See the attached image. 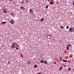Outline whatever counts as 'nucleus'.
Wrapping results in <instances>:
<instances>
[{
    "label": "nucleus",
    "instance_id": "393cba45",
    "mask_svg": "<svg viewBox=\"0 0 74 74\" xmlns=\"http://www.w3.org/2000/svg\"><path fill=\"white\" fill-rule=\"evenodd\" d=\"M28 64H30V62H27Z\"/></svg>",
    "mask_w": 74,
    "mask_h": 74
},
{
    "label": "nucleus",
    "instance_id": "473e14b6",
    "mask_svg": "<svg viewBox=\"0 0 74 74\" xmlns=\"http://www.w3.org/2000/svg\"><path fill=\"white\" fill-rule=\"evenodd\" d=\"M5 1H7V0H5Z\"/></svg>",
    "mask_w": 74,
    "mask_h": 74
},
{
    "label": "nucleus",
    "instance_id": "a878e982",
    "mask_svg": "<svg viewBox=\"0 0 74 74\" xmlns=\"http://www.w3.org/2000/svg\"><path fill=\"white\" fill-rule=\"evenodd\" d=\"M49 37H52V36H51V35H49Z\"/></svg>",
    "mask_w": 74,
    "mask_h": 74
},
{
    "label": "nucleus",
    "instance_id": "39448f33",
    "mask_svg": "<svg viewBox=\"0 0 74 74\" xmlns=\"http://www.w3.org/2000/svg\"><path fill=\"white\" fill-rule=\"evenodd\" d=\"M43 63L45 64H47V61L46 60H44Z\"/></svg>",
    "mask_w": 74,
    "mask_h": 74
},
{
    "label": "nucleus",
    "instance_id": "7c9ffc66",
    "mask_svg": "<svg viewBox=\"0 0 74 74\" xmlns=\"http://www.w3.org/2000/svg\"><path fill=\"white\" fill-rule=\"evenodd\" d=\"M8 64H10V62H8Z\"/></svg>",
    "mask_w": 74,
    "mask_h": 74
},
{
    "label": "nucleus",
    "instance_id": "f8f14e48",
    "mask_svg": "<svg viewBox=\"0 0 74 74\" xmlns=\"http://www.w3.org/2000/svg\"><path fill=\"white\" fill-rule=\"evenodd\" d=\"M60 61H62V59H63V58H62V57H60Z\"/></svg>",
    "mask_w": 74,
    "mask_h": 74
},
{
    "label": "nucleus",
    "instance_id": "9d476101",
    "mask_svg": "<svg viewBox=\"0 0 74 74\" xmlns=\"http://www.w3.org/2000/svg\"><path fill=\"white\" fill-rule=\"evenodd\" d=\"M44 18H42L40 20V21L41 22H43L44 21Z\"/></svg>",
    "mask_w": 74,
    "mask_h": 74
},
{
    "label": "nucleus",
    "instance_id": "7ed1b4c3",
    "mask_svg": "<svg viewBox=\"0 0 74 74\" xmlns=\"http://www.w3.org/2000/svg\"><path fill=\"white\" fill-rule=\"evenodd\" d=\"M11 47L12 49H13V48H15V44L14 43L12 44Z\"/></svg>",
    "mask_w": 74,
    "mask_h": 74
},
{
    "label": "nucleus",
    "instance_id": "cd10ccee",
    "mask_svg": "<svg viewBox=\"0 0 74 74\" xmlns=\"http://www.w3.org/2000/svg\"><path fill=\"white\" fill-rule=\"evenodd\" d=\"M73 5H74V1H73Z\"/></svg>",
    "mask_w": 74,
    "mask_h": 74
},
{
    "label": "nucleus",
    "instance_id": "c756f323",
    "mask_svg": "<svg viewBox=\"0 0 74 74\" xmlns=\"http://www.w3.org/2000/svg\"><path fill=\"white\" fill-rule=\"evenodd\" d=\"M64 67H66V65H64Z\"/></svg>",
    "mask_w": 74,
    "mask_h": 74
},
{
    "label": "nucleus",
    "instance_id": "6ab92c4d",
    "mask_svg": "<svg viewBox=\"0 0 74 74\" xmlns=\"http://www.w3.org/2000/svg\"><path fill=\"white\" fill-rule=\"evenodd\" d=\"M48 8V5H47V6H46V9H47Z\"/></svg>",
    "mask_w": 74,
    "mask_h": 74
},
{
    "label": "nucleus",
    "instance_id": "4468645a",
    "mask_svg": "<svg viewBox=\"0 0 74 74\" xmlns=\"http://www.w3.org/2000/svg\"><path fill=\"white\" fill-rule=\"evenodd\" d=\"M44 60H41L40 61V63H44Z\"/></svg>",
    "mask_w": 74,
    "mask_h": 74
},
{
    "label": "nucleus",
    "instance_id": "1a4fd4ad",
    "mask_svg": "<svg viewBox=\"0 0 74 74\" xmlns=\"http://www.w3.org/2000/svg\"><path fill=\"white\" fill-rule=\"evenodd\" d=\"M37 67V64H35L34 66V68H36Z\"/></svg>",
    "mask_w": 74,
    "mask_h": 74
},
{
    "label": "nucleus",
    "instance_id": "2eb2a0df",
    "mask_svg": "<svg viewBox=\"0 0 74 74\" xmlns=\"http://www.w3.org/2000/svg\"><path fill=\"white\" fill-rule=\"evenodd\" d=\"M6 23V22H2L1 23V24H4V23Z\"/></svg>",
    "mask_w": 74,
    "mask_h": 74
},
{
    "label": "nucleus",
    "instance_id": "c85d7f7f",
    "mask_svg": "<svg viewBox=\"0 0 74 74\" xmlns=\"http://www.w3.org/2000/svg\"><path fill=\"white\" fill-rule=\"evenodd\" d=\"M37 74H41V73H38Z\"/></svg>",
    "mask_w": 74,
    "mask_h": 74
},
{
    "label": "nucleus",
    "instance_id": "412c9836",
    "mask_svg": "<svg viewBox=\"0 0 74 74\" xmlns=\"http://www.w3.org/2000/svg\"><path fill=\"white\" fill-rule=\"evenodd\" d=\"M60 27L61 29H64V27H63V26H60Z\"/></svg>",
    "mask_w": 74,
    "mask_h": 74
},
{
    "label": "nucleus",
    "instance_id": "9b49d317",
    "mask_svg": "<svg viewBox=\"0 0 74 74\" xmlns=\"http://www.w3.org/2000/svg\"><path fill=\"white\" fill-rule=\"evenodd\" d=\"M62 61H63L64 62H67V60H63Z\"/></svg>",
    "mask_w": 74,
    "mask_h": 74
},
{
    "label": "nucleus",
    "instance_id": "2f4dec72",
    "mask_svg": "<svg viewBox=\"0 0 74 74\" xmlns=\"http://www.w3.org/2000/svg\"><path fill=\"white\" fill-rule=\"evenodd\" d=\"M12 0H9V1H11Z\"/></svg>",
    "mask_w": 74,
    "mask_h": 74
},
{
    "label": "nucleus",
    "instance_id": "423d86ee",
    "mask_svg": "<svg viewBox=\"0 0 74 74\" xmlns=\"http://www.w3.org/2000/svg\"><path fill=\"white\" fill-rule=\"evenodd\" d=\"M10 23L11 24H14V21L13 20H12L10 21Z\"/></svg>",
    "mask_w": 74,
    "mask_h": 74
},
{
    "label": "nucleus",
    "instance_id": "dca6fc26",
    "mask_svg": "<svg viewBox=\"0 0 74 74\" xmlns=\"http://www.w3.org/2000/svg\"><path fill=\"white\" fill-rule=\"evenodd\" d=\"M24 0H22V1L21 2V3L22 4L24 3Z\"/></svg>",
    "mask_w": 74,
    "mask_h": 74
},
{
    "label": "nucleus",
    "instance_id": "aec40b11",
    "mask_svg": "<svg viewBox=\"0 0 74 74\" xmlns=\"http://www.w3.org/2000/svg\"><path fill=\"white\" fill-rule=\"evenodd\" d=\"M50 4H53V3L52 2H50Z\"/></svg>",
    "mask_w": 74,
    "mask_h": 74
},
{
    "label": "nucleus",
    "instance_id": "5701e85b",
    "mask_svg": "<svg viewBox=\"0 0 74 74\" xmlns=\"http://www.w3.org/2000/svg\"><path fill=\"white\" fill-rule=\"evenodd\" d=\"M66 29H69V26H66Z\"/></svg>",
    "mask_w": 74,
    "mask_h": 74
},
{
    "label": "nucleus",
    "instance_id": "b1692460",
    "mask_svg": "<svg viewBox=\"0 0 74 74\" xmlns=\"http://www.w3.org/2000/svg\"><path fill=\"white\" fill-rule=\"evenodd\" d=\"M25 2L26 3H27L28 2V1H27V0H26Z\"/></svg>",
    "mask_w": 74,
    "mask_h": 74
},
{
    "label": "nucleus",
    "instance_id": "0eeeda50",
    "mask_svg": "<svg viewBox=\"0 0 74 74\" xmlns=\"http://www.w3.org/2000/svg\"><path fill=\"white\" fill-rule=\"evenodd\" d=\"M10 15H12V16H14V15H15V14H14V13H12L10 14Z\"/></svg>",
    "mask_w": 74,
    "mask_h": 74
},
{
    "label": "nucleus",
    "instance_id": "f03ea898",
    "mask_svg": "<svg viewBox=\"0 0 74 74\" xmlns=\"http://www.w3.org/2000/svg\"><path fill=\"white\" fill-rule=\"evenodd\" d=\"M7 10H6L5 9H4L3 10V13H5V14H7Z\"/></svg>",
    "mask_w": 74,
    "mask_h": 74
},
{
    "label": "nucleus",
    "instance_id": "a211bd4d",
    "mask_svg": "<svg viewBox=\"0 0 74 74\" xmlns=\"http://www.w3.org/2000/svg\"><path fill=\"white\" fill-rule=\"evenodd\" d=\"M66 48L67 50H69V47H67Z\"/></svg>",
    "mask_w": 74,
    "mask_h": 74
},
{
    "label": "nucleus",
    "instance_id": "20e7f679",
    "mask_svg": "<svg viewBox=\"0 0 74 74\" xmlns=\"http://www.w3.org/2000/svg\"><path fill=\"white\" fill-rule=\"evenodd\" d=\"M73 28L72 27L70 28L69 29V31L70 32H71L72 31H73Z\"/></svg>",
    "mask_w": 74,
    "mask_h": 74
},
{
    "label": "nucleus",
    "instance_id": "72a5a7b5",
    "mask_svg": "<svg viewBox=\"0 0 74 74\" xmlns=\"http://www.w3.org/2000/svg\"><path fill=\"white\" fill-rule=\"evenodd\" d=\"M73 32H74V30L73 31Z\"/></svg>",
    "mask_w": 74,
    "mask_h": 74
},
{
    "label": "nucleus",
    "instance_id": "bb28decb",
    "mask_svg": "<svg viewBox=\"0 0 74 74\" xmlns=\"http://www.w3.org/2000/svg\"><path fill=\"white\" fill-rule=\"evenodd\" d=\"M16 49H17V50H18V49H19V48L17 47L16 48Z\"/></svg>",
    "mask_w": 74,
    "mask_h": 74
},
{
    "label": "nucleus",
    "instance_id": "ddd939ff",
    "mask_svg": "<svg viewBox=\"0 0 74 74\" xmlns=\"http://www.w3.org/2000/svg\"><path fill=\"white\" fill-rule=\"evenodd\" d=\"M62 68H63V67L61 66L59 69V71H60V70H61V69H62Z\"/></svg>",
    "mask_w": 74,
    "mask_h": 74
},
{
    "label": "nucleus",
    "instance_id": "f3484780",
    "mask_svg": "<svg viewBox=\"0 0 74 74\" xmlns=\"http://www.w3.org/2000/svg\"><path fill=\"white\" fill-rule=\"evenodd\" d=\"M68 70L69 71H70L71 70V68L70 67L68 69Z\"/></svg>",
    "mask_w": 74,
    "mask_h": 74
},
{
    "label": "nucleus",
    "instance_id": "6e6552de",
    "mask_svg": "<svg viewBox=\"0 0 74 74\" xmlns=\"http://www.w3.org/2000/svg\"><path fill=\"white\" fill-rule=\"evenodd\" d=\"M67 46H68V47H71V44H67Z\"/></svg>",
    "mask_w": 74,
    "mask_h": 74
},
{
    "label": "nucleus",
    "instance_id": "4be33fe9",
    "mask_svg": "<svg viewBox=\"0 0 74 74\" xmlns=\"http://www.w3.org/2000/svg\"><path fill=\"white\" fill-rule=\"evenodd\" d=\"M21 8L22 9H23V8H24V7H23L22 6L21 7Z\"/></svg>",
    "mask_w": 74,
    "mask_h": 74
},
{
    "label": "nucleus",
    "instance_id": "f257e3e1",
    "mask_svg": "<svg viewBox=\"0 0 74 74\" xmlns=\"http://www.w3.org/2000/svg\"><path fill=\"white\" fill-rule=\"evenodd\" d=\"M29 11L31 15H33L34 14V13H33V10L32 9H30L29 10Z\"/></svg>",
    "mask_w": 74,
    "mask_h": 74
}]
</instances>
